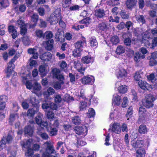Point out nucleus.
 I'll return each instance as SVG.
<instances>
[{
    "instance_id": "1",
    "label": "nucleus",
    "mask_w": 157,
    "mask_h": 157,
    "mask_svg": "<svg viewBox=\"0 0 157 157\" xmlns=\"http://www.w3.org/2000/svg\"><path fill=\"white\" fill-rule=\"evenodd\" d=\"M44 145L46 147L45 151L43 154V157H57L56 155H51L52 154L56 153L54 149V146L50 141H47L45 142Z\"/></svg>"
},
{
    "instance_id": "2",
    "label": "nucleus",
    "mask_w": 157,
    "mask_h": 157,
    "mask_svg": "<svg viewBox=\"0 0 157 157\" xmlns=\"http://www.w3.org/2000/svg\"><path fill=\"white\" fill-rule=\"evenodd\" d=\"M17 58L18 57L17 56H15L8 63L6 69L5 70L7 77L9 78L12 73L14 71V65L13 63Z\"/></svg>"
},
{
    "instance_id": "3",
    "label": "nucleus",
    "mask_w": 157,
    "mask_h": 157,
    "mask_svg": "<svg viewBox=\"0 0 157 157\" xmlns=\"http://www.w3.org/2000/svg\"><path fill=\"white\" fill-rule=\"evenodd\" d=\"M157 98V97H155L152 94H148L145 96L144 100L143 101V105L146 107L150 108L153 106V102Z\"/></svg>"
},
{
    "instance_id": "4",
    "label": "nucleus",
    "mask_w": 157,
    "mask_h": 157,
    "mask_svg": "<svg viewBox=\"0 0 157 157\" xmlns=\"http://www.w3.org/2000/svg\"><path fill=\"white\" fill-rule=\"evenodd\" d=\"M42 107L44 109H50L52 110H56L57 106L56 104L50 101H45L43 102Z\"/></svg>"
},
{
    "instance_id": "5",
    "label": "nucleus",
    "mask_w": 157,
    "mask_h": 157,
    "mask_svg": "<svg viewBox=\"0 0 157 157\" xmlns=\"http://www.w3.org/2000/svg\"><path fill=\"white\" fill-rule=\"evenodd\" d=\"M75 132L78 135L84 136L87 134V129L85 126L75 127L74 128Z\"/></svg>"
},
{
    "instance_id": "6",
    "label": "nucleus",
    "mask_w": 157,
    "mask_h": 157,
    "mask_svg": "<svg viewBox=\"0 0 157 157\" xmlns=\"http://www.w3.org/2000/svg\"><path fill=\"white\" fill-rule=\"evenodd\" d=\"M8 97L5 95L0 96V111L4 112L6 106V102L7 101Z\"/></svg>"
},
{
    "instance_id": "7",
    "label": "nucleus",
    "mask_w": 157,
    "mask_h": 157,
    "mask_svg": "<svg viewBox=\"0 0 157 157\" xmlns=\"http://www.w3.org/2000/svg\"><path fill=\"white\" fill-rule=\"evenodd\" d=\"M12 137L11 135H8L7 136L4 137L0 142V146L2 149L5 147L6 145L12 141Z\"/></svg>"
},
{
    "instance_id": "8",
    "label": "nucleus",
    "mask_w": 157,
    "mask_h": 157,
    "mask_svg": "<svg viewBox=\"0 0 157 157\" xmlns=\"http://www.w3.org/2000/svg\"><path fill=\"white\" fill-rule=\"evenodd\" d=\"M43 117L42 114H40L38 115L35 117V121L37 124L40 125L41 128L43 130V128L46 126L48 125V123L46 122L43 121L42 119Z\"/></svg>"
},
{
    "instance_id": "9",
    "label": "nucleus",
    "mask_w": 157,
    "mask_h": 157,
    "mask_svg": "<svg viewBox=\"0 0 157 157\" xmlns=\"http://www.w3.org/2000/svg\"><path fill=\"white\" fill-rule=\"evenodd\" d=\"M109 130H111V132L118 134L121 133V127L119 123L114 122L113 124H111Z\"/></svg>"
},
{
    "instance_id": "10",
    "label": "nucleus",
    "mask_w": 157,
    "mask_h": 157,
    "mask_svg": "<svg viewBox=\"0 0 157 157\" xmlns=\"http://www.w3.org/2000/svg\"><path fill=\"white\" fill-rule=\"evenodd\" d=\"M138 85L140 88L144 90H150L152 89L151 85L145 81L141 80L139 81L138 82Z\"/></svg>"
},
{
    "instance_id": "11",
    "label": "nucleus",
    "mask_w": 157,
    "mask_h": 157,
    "mask_svg": "<svg viewBox=\"0 0 157 157\" xmlns=\"http://www.w3.org/2000/svg\"><path fill=\"white\" fill-rule=\"evenodd\" d=\"M52 72L54 78H56L59 80L64 79L63 75L60 74V71L59 69L54 68L52 70Z\"/></svg>"
},
{
    "instance_id": "12",
    "label": "nucleus",
    "mask_w": 157,
    "mask_h": 157,
    "mask_svg": "<svg viewBox=\"0 0 157 157\" xmlns=\"http://www.w3.org/2000/svg\"><path fill=\"white\" fill-rule=\"evenodd\" d=\"M40 58L44 61H49L52 59V54L49 52H46L41 55Z\"/></svg>"
},
{
    "instance_id": "13",
    "label": "nucleus",
    "mask_w": 157,
    "mask_h": 157,
    "mask_svg": "<svg viewBox=\"0 0 157 157\" xmlns=\"http://www.w3.org/2000/svg\"><path fill=\"white\" fill-rule=\"evenodd\" d=\"M92 78H93L92 76H84L81 79V82L83 84H92L94 81V79Z\"/></svg>"
},
{
    "instance_id": "14",
    "label": "nucleus",
    "mask_w": 157,
    "mask_h": 157,
    "mask_svg": "<svg viewBox=\"0 0 157 157\" xmlns=\"http://www.w3.org/2000/svg\"><path fill=\"white\" fill-rule=\"evenodd\" d=\"M121 101V98L120 96L117 94H115L113 95L112 102L113 105L118 106L120 105Z\"/></svg>"
},
{
    "instance_id": "15",
    "label": "nucleus",
    "mask_w": 157,
    "mask_h": 157,
    "mask_svg": "<svg viewBox=\"0 0 157 157\" xmlns=\"http://www.w3.org/2000/svg\"><path fill=\"white\" fill-rule=\"evenodd\" d=\"M34 127L30 125L26 126L24 128V132L25 135L32 136L33 132Z\"/></svg>"
},
{
    "instance_id": "16",
    "label": "nucleus",
    "mask_w": 157,
    "mask_h": 157,
    "mask_svg": "<svg viewBox=\"0 0 157 157\" xmlns=\"http://www.w3.org/2000/svg\"><path fill=\"white\" fill-rule=\"evenodd\" d=\"M132 146L135 148L139 149L144 145V143L142 140L132 141L131 142Z\"/></svg>"
},
{
    "instance_id": "17",
    "label": "nucleus",
    "mask_w": 157,
    "mask_h": 157,
    "mask_svg": "<svg viewBox=\"0 0 157 157\" xmlns=\"http://www.w3.org/2000/svg\"><path fill=\"white\" fill-rule=\"evenodd\" d=\"M47 131L48 132L49 135L52 136H56L57 133V130L56 128H52L48 124L45 126Z\"/></svg>"
},
{
    "instance_id": "18",
    "label": "nucleus",
    "mask_w": 157,
    "mask_h": 157,
    "mask_svg": "<svg viewBox=\"0 0 157 157\" xmlns=\"http://www.w3.org/2000/svg\"><path fill=\"white\" fill-rule=\"evenodd\" d=\"M54 40L53 39H51L48 41H45L43 42V44H45V48L48 50H51L53 48V44Z\"/></svg>"
},
{
    "instance_id": "19",
    "label": "nucleus",
    "mask_w": 157,
    "mask_h": 157,
    "mask_svg": "<svg viewBox=\"0 0 157 157\" xmlns=\"http://www.w3.org/2000/svg\"><path fill=\"white\" fill-rule=\"evenodd\" d=\"M139 113L140 117L141 118H144L148 115V112L143 106H141L139 109Z\"/></svg>"
},
{
    "instance_id": "20",
    "label": "nucleus",
    "mask_w": 157,
    "mask_h": 157,
    "mask_svg": "<svg viewBox=\"0 0 157 157\" xmlns=\"http://www.w3.org/2000/svg\"><path fill=\"white\" fill-rule=\"evenodd\" d=\"M74 67L77 69L78 71L80 72L82 75H84V71L85 70V68H82L78 61L74 62Z\"/></svg>"
},
{
    "instance_id": "21",
    "label": "nucleus",
    "mask_w": 157,
    "mask_h": 157,
    "mask_svg": "<svg viewBox=\"0 0 157 157\" xmlns=\"http://www.w3.org/2000/svg\"><path fill=\"white\" fill-rule=\"evenodd\" d=\"M59 19L54 14H51L48 18V20L49 22L51 24L54 25L56 24L58 22Z\"/></svg>"
},
{
    "instance_id": "22",
    "label": "nucleus",
    "mask_w": 157,
    "mask_h": 157,
    "mask_svg": "<svg viewBox=\"0 0 157 157\" xmlns=\"http://www.w3.org/2000/svg\"><path fill=\"white\" fill-rule=\"evenodd\" d=\"M8 31L10 33H11V35L13 39H15L17 36V33L15 27L13 25H10L8 27Z\"/></svg>"
},
{
    "instance_id": "23",
    "label": "nucleus",
    "mask_w": 157,
    "mask_h": 157,
    "mask_svg": "<svg viewBox=\"0 0 157 157\" xmlns=\"http://www.w3.org/2000/svg\"><path fill=\"white\" fill-rule=\"evenodd\" d=\"M29 102L34 107H37L39 106L38 101L36 99L35 96L32 95L30 97Z\"/></svg>"
},
{
    "instance_id": "24",
    "label": "nucleus",
    "mask_w": 157,
    "mask_h": 157,
    "mask_svg": "<svg viewBox=\"0 0 157 157\" xmlns=\"http://www.w3.org/2000/svg\"><path fill=\"white\" fill-rule=\"evenodd\" d=\"M151 39L144 35L143 36L142 39V42L144 44L146 47H148L151 44L150 41Z\"/></svg>"
},
{
    "instance_id": "25",
    "label": "nucleus",
    "mask_w": 157,
    "mask_h": 157,
    "mask_svg": "<svg viewBox=\"0 0 157 157\" xmlns=\"http://www.w3.org/2000/svg\"><path fill=\"white\" fill-rule=\"evenodd\" d=\"M41 88V86L37 82H36L33 83V86L32 91L33 93L36 94L37 92L40 90Z\"/></svg>"
},
{
    "instance_id": "26",
    "label": "nucleus",
    "mask_w": 157,
    "mask_h": 157,
    "mask_svg": "<svg viewBox=\"0 0 157 157\" xmlns=\"http://www.w3.org/2000/svg\"><path fill=\"white\" fill-rule=\"evenodd\" d=\"M37 131V134L40 136L43 139L47 140L49 138L48 135L46 133L42 132L41 131H43V130L41 128H38Z\"/></svg>"
},
{
    "instance_id": "27",
    "label": "nucleus",
    "mask_w": 157,
    "mask_h": 157,
    "mask_svg": "<svg viewBox=\"0 0 157 157\" xmlns=\"http://www.w3.org/2000/svg\"><path fill=\"white\" fill-rule=\"evenodd\" d=\"M137 2V0H127L126 4L128 8L131 9L136 6Z\"/></svg>"
},
{
    "instance_id": "28",
    "label": "nucleus",
    "mask_w": 157,
    "mask_h": 157,
    "mask_svg": "<svg viewBox=\"0 0 157 157\" xmlns=\"http://www.w3.org/2000/svg\"><path fill=\"white\" fill-rule=\"evenodd\" d=\"M20 144L22 148L28 149L31 147V142L29 140H24L21 142Z\"/></svg>"
},
{
    "instance_id": "29",
    "label": "nucleus",
    "mask_w": 157,
    "mask_h": 157,
    "mask_svg": "<svg viewBox=\"0 0 157 157\" xmlns=\"http://www.w3.org/2000/svg\"><path fill=\"white\" fill-rule=\"evenodd\" d=\"M55 91L54 89L51 87H49L47 91L44 93V95L45 97L48 98L50 95L53 94L55 93Z\"/></svg>"
},
{
    "instance_id": "30",
    "label": "nucleus",
    "mask_w": 157,
    "mask_h": 157,
    "mask_svg": "<svg viewBox=\"0 0 157 157\" xmlns=\"http://www.w3.org/2000/svg\"><path fill=\"white\" fill-rule=\"evenodd\" d=\"M145 57V55H141L140 52H137L134 55V59L136 62H138L140 61L141 58L144 59Z\"/></svg>"
},
{
    "instance_id": "31",
    "label": "nucleus",
    "mask_w": 157,
    "mask_h": 157,
    "mask_svg": "<svg viewBox=\"0 0 157 157\" xmlns=\"http://www.w3.org/2000/svg\"><path fill=\"white\" fill-rule=\"evenodd\" d=\"M82 61L83 63L88 64L90 63L93 62V59L90 56H87L82 57Z\"/></svg>"
},
{
    "instance_id": "32",
    "label": "nucleus",
    "mask_w": 157,
    "mask_h": 157,
    "mask_svg": "<svg viewBox=\"0 0 157 157\" xmlns=\"http://www.w3.org/2000/svg\"><path fill=\"white\" fill-rule=\"evenodd\" d=\"M146 153L145 151L143 148H140L137 150L136 156L137 157H144Z\"/></svg>"
},
{
    "instance_id": "33",
    "label": "nucleus",
    "mask_w": 157,
    "mask_h": 157,
    "mask_svg": "<svg viewBox=\"0 0 157 157\" xmlns=\"http://www.w3.org/2000/svg\"><path fill=\"white\" fill-rule=\"evenodd\" d=\"M61 80H60V81L58 82H56L54 84L53 86L55 89L59 90L63 88L64 87H62V85L64 84V82Z\"/></svg>"
},
{
    "instance_id": "34",
    "label": "nucleus",
    "mask_w": 157,
    "mask_h": 157,
    "mask_svg": "<svg viewBox=\"0 0 157 157\" xmlns=\"http://www.w3.org/2000/svg\"><path fill=\"white\" fill-rule=\"evenodd\" d=\"M74 46L76 49L83 50L84 43L82 40L78 41L74 44Z\"/></svg>"
},
{
    "instance_id": "35",
    "label": "nucleus",
    "mask_w": 157,
    "mask_h": 157,
    "mask_svg": "<svg viewBox=\"0 0 157 157\" xmlns=\"http://www.w3.org/2000/svg\"><path fill=\"white\" fill-rule=\"evenodd\" d=\"M95 14L98 17L102 18L104 16L105 13L103 10L100 9L95 10Z\"/></svg>"
},
{
    "instance_id": "36",
    "label": "nucleus",
    "mask_w": 157,
    "mask_h": 157,
    "mask_svg": "<svg viewBox=\"0 0 157 157\" xmlns=\"http://www.w3.org/2000/svg\"><path fill=\"white\" fill-rule=\"evenodd\" d=\"M125 51V48L124 46L120 45L117 47L116 49V52L117 54L120 55L121 54L123 53Z\"/></svg>"
},
{
    "instance_id": "37",
    "label": "nucleus",
    "mask_w": 157,
    "mask_h": 157,
    "mask_svg": "<svg viewBox=\"0 0 157 157\" xmlns=\"http://www.w3.org/2000/svg\"><path fill=\"white\" fill-rule=\"evenodd\" d=\"M98 27L100 30L104 31H106L108 29V26L106 23L104 22L99 23Z\"/></svg>"
},
{
    "instance_id": "38",
    "label": "nucleus",
    "mask_w": 157,
    "mask_h": 157,
    "mask_svg": "<svg viewBox=\"0 0 157 157\" xmlns=\"http://www.w3.org/2000/svg\"><path fill=\"white\" fill-rule=\"evenodd\" d=\"M18 118L17 114H12L10 115L9 119V123L10 125H13V122L15 120H17Z\"/></svg>"
},
{
    "instance_id": "39",
    "label": "nucleus",
    "mask_w": 157,
    "mask_h": 157,
    "mask_svg": "<svg viewBox=\"0 0 157 157\" xmlns=\"http://www.w3.org/2000/svg\"><path fill=\"white\" fill-rule=\"evenodd\" d=\"M136 20L140 24H142L145 23V20L144 16L142 15L136 16Z\"/></svg>"
},
{
    "instance_id": "40",
    "label": "nucleus",
    "mask_w": 157,
    "mask_h": 157,
    "mask_svg": "<svg viewBox=\"0 0 157 157\" xmlns=\"http://www.w3.org/2000/svg\"><path fill=\"white\" fill-rule=\"evenodd\" d=\"M87 105V102L85 101H81L79 105V108L80 111L86 109Z\"/></svg>"
},
{
    "instance_id": "41",
    "label": "nucleus",
    "mask_w": 157,
    "mask_h": 157,
    "mask_svg": "<svg viewBox=\"0 0 157 157\" xmlns=\"http://www.w3.org/2000/svg\"><path fill=\"white\" fill-rule=\"evenodd\" d=\"M138 131L140 133L145 134L147 132V128L146 125H141L139 127Z\"/></svg>"
},
{
    "instance_id": "42",
    "label": "nucleus",
    "mask_w": 157,
    "mask_h": 157,
    "mask_svg": "<svg viewBox=\"0 0 157 157\" xmlns=\"http://www.w3.org/2000/svg\"><path fill=\"white\" fill-rule=\"evenodd\" d=\"M118 90L120 93H125L127 91V86L125 85H122L118 87Z\"/></svg>"
},
{
    "instance_id": "43",
    "label": "nucleus",
    "mask_w": 157,
    "mask_h": 157,
    "mask_svg": "<svg viewBox=\"0 0 157 157\" xmlns=\"http://www.w3.org/2000/svg\"><path fill=\"white\" fill-rule=\"evenodd\" d=\"M90 45L91 47L96 48L98 46V42L95 38H91L90 39Z\"/></svg>"
},
{
    "instance_id": "44",
    "label": "nucleus",
    "mask_w": 157,
    "mask_h": 157,
    "mask_svg": "<svg viewBox=\"0 0 157 157\" xmlns=\"http://www.w3.org/2000/svg\"><path fill=\"white\" fill-rule=\"evenodd\" d=\"M72 121V122L75 125H77L80 124L81 121L80 118L78 116L73 117Z\"/></svg>"
},
{
    "instance_id": "45",
    "label": "nucleus",
    "mask_w": 157,
    "mask_h": 157,
    "mask_svg": "<svg viewBox=\"0 0 157 157\" xmlns=\"http://www.w3.org/2000/svg\"><path fill=\"white\" fill-rule=\"evenodd\" d=\"M110 41L113 44L116 45L119 42V39L117 36H114L112 37Z\"/></svg>"
},
{
    "instance_id": "46",
    "label": "nucleus",
    "mask_w": 157,
    "mask_h": 157,
    "mask_svg": "<svg viewBox=\"0 0 157 157\" xmlns=\"http://www.w3.org/2000/svg\"><path fill=\"white\" fill-rule=\"evenodd\" d=\"M35 110L33 109H29L27 112V116L29 117H32L34 116L35 113Z\"/></svg>"
},
{
    "instance_id": "47",
    "label": "nucleus",
    "mask_w": 157,
    "mask_h": 157,
    "mask_svg": "<svg viewBox=\"0 0 157 157\" xmlns=\"http://www.w3.org/2000/svg\"><path fill=\"white\" fill-rule=\"evenodd\" d=\"M39 72H40L42 75V76L43 77L45 76L46 74V72L45 71V67L44 66H40L39 68Z\"/></svg>"
},
{
    "instance_id": "48",
    "label": "nucleus",
    "mask_w": 157,
    "mask_h": 157,
    "mask_svg": "<svg viewBox=\"0 0 157 157\" xmlns=\"http://www.w3.org/2000/svg\"><path fill=\"white\" fill-rule=\"evenodd\" d=\"M17 10L21 13L25 12L26 9V5L25 4H21L19 5Z\"/></svg>"
},
{
    "instance_id": "49",
    "label": "nucleus",
    "mask_w": 157,
    "mask_h": 157,
    "mask_svg": "<svg viewBox=\"0 0 157 157\" xmlns=\"http://www.w3.org/2000/svg\"><path fill=\"white\" fill-rule=\"evenodd\" d=\"M22 42L25 45H28L30 43V40L29 37L27 36H25L22 38Z\"/></svg>"
},
{
    "instance_id": "50",
    "label": "nucleus",
    "mask_w": 157,
    "mask_h": 157,
    "mask_svg": "<svg viewBox=\"0 0 157 157\" xmlns=\"http://www.w3.org/2000/svg\"><path fill=\"white\" fill-rule=\"evenodd\" d=\"M121 17L123 19H128L129 17L128 14L126 12L121 11L120 13Z\"/></svg>"
},
{
    "instance_id": "51",
    "label": "nucleus",
    "mask_w": 157,
    "mask_h": 157,
    "mask_svg": "<svg viewBox=\"0 0 157 157\" xmlns=\"http://www.w3.org/2000/svg\"><path fill=\"white\" fill-rule=\"evenodd\" d=\"M31 17L32 21L33 22H34V24H35V25H36V23L37 22L38 20V15L34 13L31 16Z\"/></svg>"
},
{
    "instance_id": "52",
    "label": "nucleus",
    "mask_w": 157,
    "mask_h": 157,
    "mask_svg": "<svg viewBox=\"0 0 157 157\" xmlns=\"http://www.w3.org/2000/svg\"><path fill=\"white\" fill-rule=\"evenodd\" d=\"M71 1L70 0H63L62 1V5L64 8L68 7L71 3Z\"/></svg>"
},
{
    "instance_id": "53",
    "label": "nucleus",
    "mask_w": 157,
    "mask_h": 157,
    "mask_svg": "<svg viewBox=\"0 0 157 157\" xmlns=\"http://www.w3.org/2000/svg\"><path fill=\"white\" fill-rule=\"evenodd\" d=\"M8 1L4 0H0V6L1 7L6 8L9 6Z\"/></svg>"
},
{
    "instance_id": "54",
    "label": "nucleus",
    "mask_w": 157,
    "mask_h": 157,
    "mask_svg": "<svg viewBox=\"0 0 157 157\" xmlns=\"http://www.w3.org/2000/svg\"><path fill=\"white\" fill-rule=\"evenodd\" d=\"M90 22L91 19L89 17H86L79 21L80 24H85L86 25L89 24Z\"/></svg>"
},
{
    "instance_id": "55",
    "label": "nucleus",
    "mask_w": 157,
    "mask_h": 157,
    "mask_svg": "<svg viewBox=\"0 0 157 157\" xmlns=\"http://www.w3.org/2000/svg\"><path fill=\"white\" fill-rule=\"evenodd\" d=\"M143 30L141 28H136L134 32L135 35L137 36L139 35L142 34L143 33Z\"/></svg>"
},
{
    "instance_id": "56",
    "label": "nucleus",
    "mask_w": 157,
    "mask_h": 157,
    "mask_svg": "<svg viewBox=\"0 0 157 157\" xmlns=\"http://www.w3.org/2000/svg\"><path fill=\"white\" fill-rule=\"evenodd\" d=\"M131 37H127L124 39V42L126 46H130L131 44Z\"/></svg>"
},
{
    "instance_id": "57",
    "label": "nucleus",
    "mask_w": 157,
    "mask_h": 157,
    "mask_svg": "<svg viewBox=\"0 0 157 157\" xmlns=\"http://www.w3.org/2000/svg\"><path fill=\"white\" fill-rule=\"evenodd\" d=\"M95 115V112L94 110L92 108H90L89 110L87 113V116L91 117H93Z\"/></svg>"
},
{
    "instance_id": "58",
    "label": "nucleus",
    "mask_w": 157,
    "mask_h": 157,
    "mask_svg": "<svg viewBox=\"0 0 157 157\" xmlns=\"http://www.w3.org/2000/svg\"><path fill=\"white\" fill-rule=\"evenodd\" d=\"M54 98L55 102L56 103H59L62 100L61 96L59 94H57L55 96Z\"/></svg>"
},
{
    "instance_id": "59",
    "label": "nucleus",
    "mask_w": 157,
    "mask_h": 157,
    "mask_svg": "<svg viewBox=\"0 0 157 157\" xmlns=\"http://www.w3.org/2000/svg\"><path fill=\"white\" fill-rule=\"evenodd\" d=\"M127 73L125 70L121 69H120L118 72V75L120 77L125 76L126 75Z\"/></svg>"
},
{
    "instance_id": "60",
    "label": "nucleus",
    "mask_w": 157,
    "mask_h": 157,
    "mask_svg": "<svg viewBox=\"0 0 157 157\" xmlns=\"http://www.w3.org/2000/svg\"><path fill=\"white\" fill-rule=\"evenodd\" d=\"M46 115L47 117L49 119H53L54 116V113L50 111H48L46 113Z\"/></svg>"
},
{
    "instance_id": "61",
    "label": "nucleus",
    "mask_w": 157,
    "mask_h": 157,
    "mask_svg": "<svg viewBox=\"0 0 157 157\" xmlns=\"http://www.w3.org/2000/svg\"><path fill=\"white\" fill-rule=\"evenodd\" d=\"M82 50H80L75 48L73 52V55L75 57H77L80 55L81 52L82 51Z\"/></svg>"
},
{
    "instance_id": "62",
    "label": "nucleus",
    "mask_w": 157,
    "mask_h": 157,
    "mask_svg": "<svg viewBox=\"0 0 157 157\" xmlns=\"http://www.w3.org/2000/svg\"><path fill=\"white\" fill-rule=\"evenodd\" d=\"M35 33L36 36L40 38L44 36L43 31L40 30H36L35 32Z\"/></svg>"
},
{
    "instance_id": "63",
    "label": "nucleus",
    "mask_w": 157,
    "mask_h": 157,
    "mask_svg": "<svg viewBox=\"0 0 157 157\" xmlns=\"http://www.w3.org/2000/svg\"><path fill=\"white\" fill-rule=\"evenodd\" d=\"M39 26L40 28H45L46 27L47 23L43 19H40L39 20Z\"/></svg>"
},
{
    "instance_id": "64",
    "label": "nucleus",
    "mask_w": 157,
    "mask_h": 157,
    "mask_svg": "<svg viewBox=\"0 0 157 157\" xmlns=\"http://www.w3.org/2000/svg\"><path fill=\"white\" fill-rule=\"evenodd\" d=\"M33 83L29 81H27L25 83V85L27 89L29 90H32L33 88Z\"/></svg>"
}]
</instances>
